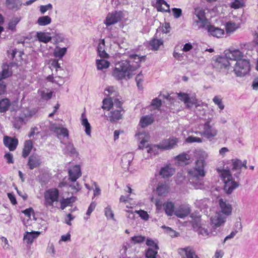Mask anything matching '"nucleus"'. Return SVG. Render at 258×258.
<instances>
[{"label":"nucleus","instance_id":"obj_1","mask_svg":"<svg viewBox=\"0 0 258 258\" xmlns=\"http://www.w3.org/2000/svg\"><path fill=\"white\" fill-rule=\"evenodd\" d=\"M130 58L134 60H122L116 63L112 72V76L117 80L130 79L135 75L140 67V62L143 57L137 54H131Z\"/></svg>","mask_w":258,"mask_h":258},{"label":"nucleus","instance_id":"obj_2","mask_svg":"<svg viewBox=\"0 0 258 258\" xmlns=\"http://www.w3.org/2000/svg\"><path fill=\"white\" fill-rule=\"evenodd\" d=\"M206 166V162L196 161L195 167L188 170L189 182L194 188H203L204 177L206 175L205 168Z\"/></svg>","mask_w":258,"mask_h":258},{"label":"nucleus","instance_id":"obj_3","mask_svg":"<svg viewBox=\"0 0 258 258\" xmlns=\"http://www.w3.org/2000/svg\"><path fill=\"white\" fill-rule=\"evenodd\" d=\"M178 139L175 138H169L164 140L159 145H152L146 146V149L148 153L155 155L158 153V150H170L176 147Z\"/></svg>","mask_w":258,"mask_h":258},{"label":"nucleus","instance_id":"obj_4","mask_svg":"<svg viewBox=\"0 0 258 258\" xmlns=\"http://www.w3.org/2000/svg\"><path fill=\"white\" fill-rule=\"evenodd\" d=\"M219 171L221 177L224 183V191L227 194H231L235 189L239 186V182L233 180L232 176L229 170L223 169Z\"/></svg>","mask_w":258,"mask_h":258},{"label":"nucleus","instance_id":"obj_5","mask_svg":"<svg viewBox=\"0 0 258 258\" xmlns=\"http://www.w3.org/2000/svg\"><path fill=\"white\" fill-rule=\"evenodd\" d=\"M59 196V190L56 188L46 190L44 194V206L46 208H53L54 203L58 201Z\"/></svg>","mask_w":258,"mask_h":258},{"label":"nucleus","instance_id":"obj_6","mask_svg":"<svg viewBox=\"0 0 258 258\" xmlns=\"http://www.w3.org/2000/svg\"><path fill=\"white\" fill-rule=\"evenodd\" d=\"M250 64L248 60L244 59L236 62L233 67V72L237 77H243L249 73Z\"/></svg>","mask_w":258,"mask_h":258},{"label":"nucleus","instance_id":"obj_7","mask_svg":"<svg viewBox=\"0 0 258 258\" xmlns=\"http://www.w3.org/2000/svg\"><path fill=\"white\" fill-rule=\"evenodd\" d=\"M218 133V130L214 126V123L213 122V118L208 117L205 119V123L203 124V135L208 139L213 138Z\"/></svg>","mask_w":258,"mask_h":258},{"label":"nucleus","instance_id":"obj_8","mask_svg":"<svg viewBox=\"0 0 258 258\" xmlns=\"http://www.w3.org/2000/svg\"><path fill=\"white\" fill-rule=\"evenodd\" d=\"M194 14L195 16L193 18V25L199 29L205 27L207 21L205 18L204 10L202 8H197L195 9Z\"/></svg>","mask_w":258,"mask_h":258},{"label":"nucleus","instance_id":"obj_9","mask_svg":"<svg viewBox=\"0 0 258 258\" xmlns=\"http://www.w3.org/2000/svg\"><path fill=\"white\" fill-rule=\"evenodd\" d=\"M145 116H143L138 126V131L136 134V137L138 142L139 148L143 149L145 144Z\"/></svg>","mask_w":258,"mask_h":258},{"label":"nucleus","instance_id":"obj_10","mask_svg":"<svg viewBox=\"0 0 258 258\" xmlns=\"http://www.w3.org/2000/svg\"><path fill=\"white\" fill-rule=\"evenodd\" d=\"M178 99L183 101L187 108H190L192 106L196 107L200 106L202 103L201 101L198 100L195 96L189 97L188 94L185 93L179 92L177 94Z\"/></svg>","mask_w":258,"mask_h":258},{"label":"nucleus","instance_id":"obj_11","mask_svg":"<svg viewBox=\"0 0 258 258\" xmlns=\"http://www.w3.org/2000/svg\"><path fill=\"white\" fill-rule=\"evenodd\" d=\"M146 245L148 248L146 249V258H154L157 255V250L159 249L157 240L146 239Z\"/></svg>","mask_w":258,"mask_h":258},{"label":"nucleus","instance_id":"obj_12","mask_svg":"<svg viewBox=\"0 0 258 258\" xmlns=\"http://www.w3.org/2000/svg\"><path fill=\"white\" fill-rule=\"evenodd\" d=\"M226 219L227 217L220 212H216L210 218V224L212 228L215 229L223 226L226 221Z\"/></svg>","mask_w":258,"mask_h":258},{"label":"nucleus","instance_id":"obj_13","mask_svg":"<svg viewBox=\"0 0 258 258\" xmlns=\"http://www.w3.org/2000/svg\"><path fill=\"white\" fill-rule=\"evenodd\" d=\"M225 56L231 60L238 61L243 60L244 53L238 49L230 48L225 51Z\"/></svg>","mask_w":258,"mask_h":258},{"label":"nucleus","instance_id":"obj_14","mask_svg":"<svg viewBox=\"0 0 258 258\" xmlns=\"http://www.w3.org/2000/svg\"><path fill=\"white\" fill-rule=\"evenodd\" d=\"M218 205L220 212L226 217L232 214V206L227 200L220 198L218 200Z\"/></svg>","mask_w":258,"mask_h":258},{"label":"nucleus","instance_id":"obj_15","mask_svg":"<svg viewBox=\"0 0 258 258\" xmlns=\"http://www.w3.org/2000/svg\"><path fill=\"white\" fill-rule=\"evenodd\" d=\"M121 19V16L120 12L115 11L114 12L109 13L107 14L104 23L108 27L117 23L119 22Z\"/></svg>","mask_w":258,"mask_h":258},{"label":"nucleus","instance_id":"obj_16","mask_svg":"<svg viewBox=\"0 0 258 258\" xmlns=\"http://www.w3.org/2000/svg\"><path fill=\"white\" fill-rule=\"evenodd\" d=\"M69 180L75 182L82 175L79 165H75L69 169Z\"/></svg>","mask_w":258,"mask_h":258},{"label":"nucleus","instance_id":"obj_17","mask_svg":"<svg viewBox=\"0 0 258 258\" xmlns=\"http://www.w3.org/2000/svg\"><path fill=\"white\" fill-rule=\"evenodd\" d=\"M123 112L120 110H117L113 108L108 114L105 115L106 119L110 122H115L122 118Z\"/></svg>","mask_w":258,"mask_h":258},{"label":"nucleus","instance_id":"obj_18","mask_svg":"<svg viewBox=\"0 0 258 258\" xmlns=\"http://www.w3.org/2000/svg\"><path fill=\"white\" fill-rule=\"evenodd\" d=\"M41 163L40 156L36 154H31L28 159L27 165L31 170L38 167Z\"/></svg>","mask_w":258,"mask_h":258},{"label":"nucleus","instance_id":"obj_19","mask_svg":"<svg viewBox=\"0 0 258 258\" xmlns=\"http://www.w3.org/2000/svg\"><path fill=\"white\" fill-rule=\"evenodd\" d=\"M18 142V140L16 138L8 136H5L4 138V145L8 147L11 151H13L16 149Z\"/></svg>","mask_w":258,"mask_h":258},{"label":"nucleus","instance_id":"obj_20","mask_svg":"<svg viewBox=\"0 0 258 258\" xmlns=\"http://www.w3.org/2000/svg\"><path fill=\"white\" fill-rule=\"evenodd\" d=\"M242 167V161L238 159H233L231 161V170L236 171V173H234V176L238 178L241 173V169Z\"/></svg>","mask_w":258,"mask_h":258},{"label":"nucleus","instance_id":"obj_21","mask_svg":"<svg viewBox=\"0 0 258 258\" xmlns=\"http://www.w3.org/2000/svg\"><path fill=\"white\" fill-rule=\"evenodd\" d=\"M175 173V169L170 164L166 165L161 168L159 174L163 178H168L172 176Z\"/></svg>","mask_w":258,"mask_h":258},{"label":"nucleus","instance_id":"obj_22","mask_svg":"<svg viewBox=\"0 0 258 258\" xmlns=\"http://www.w3.org/2000/svg\"><path fill=\"white\" fill-rule=\"evenodd\" d=\"M40 234V232L39 231H27L24 234L23 240L27 244H32Z\"/></svg>","mask_w":258,"mask_h":258},{"label":"nucleus","instance_id":"obj_23","mask_svg":"<svg viewBox=\"0 0 258 258\" xmlns=\"http://www.w3.org/2000/svg\"><path fill=\"white\" fill-rule=\"evenodd\" d=\"M207 30L211 35L217 38H220L224 34V29L216 27L214 26L208 25Z\"/></svg>","mask_w":258,"mask_h":258},{"label":"nucleus","instance_id":"obj_24","mask_svg":"<svg viewBox=\"0 0 258 258\" xmlns=\"http://www.w3.org/2000/svg\"><path fill=\"white\" fill-rule=\"evenodd\" d=\"M6 5L9 10L16 11L20 9L22 3L21 0H6Z\"/></svg>","mask_w":258,"mask_h":258},{"label":"nucleus","instance_id":"obj_25","mask_svg":"<svg viewBox=\"0 0 258 258\" xmlns=\"http://www.w3.org/2000/svg\"><path fill=\"white\" fill-rule=\"evenodd\" d=\"M190 213V209L185 206H180L174 212V214L178 218H184Z\"/></svg>","mask_w":258,"mask_h":258},{"label":"nucleus","instance_id":"obj_26","mask_svg":"<svg viewBox=\"0 0 258 258\" xmlns=\"http://www.w3.org/2000/svg\"><path fill=\"white\" fill-rule=\"evenodd\" d=\"M33 147V144L32 141L31 140H26L24 144L22 154V157L24 158L27 157L30 153Z\"/></svg>","mask_w":258,"mask_h":258},{"label":"nucleus","instance_id":"obj_27","mask_svg":"<svg viewBox=\"0 0 258 258\" xmlns=\"http://www.w3.org/2000/svg\"><path fill=\"white\" fill-rule=\"evenodd\" d=\"M11 102L8 98H0V113H6L10 109Z\"/></svg>","mask_w":258,"mask_h":258},{"label":"nucleus","instance_id":"obj_28","mask_svg":"<svg viewBox=\"0 0 258 258\" xmlns=\"http://www.w3.org/2000/svg\"><path fill=\"white\" fill-rule=\"evenodd\" d=\"M163 46V41L162 39L153 38L149 42V47L153 51H157L160 49V47Z\"/></svg>","mask_w":258,"mask_h":258},{"label":"nucleus","instance_id":"obj_29","mask_svg":"<svg viewBox=\"0 0 258 258\" xmlns=\"http://www.w3.org/2000/svg\"><path fill=\"white\" fill-rule=\"evenodd\" d=\"M156 7L158 11L169 12V5L164 0H157Z\"/></svg>","mask_w":258,"mask_h":258},{"label":"nucleus","instance_id":"obj_30","mask_svg":"<svg viewBox=\"0 0 258 258\" xmlns=\"http://www.w3.org/2000/svg\"><path fill=\"white\" fill-rule=\"evenodd\" d=\"M184 252V254L183 258H199L196 254L194 249L191 247H187L181 249Z\"/></svg>","mask_w":258,"mask_h":258},{"label":"nucleus","instance_id":"obj_31","mask_svg":"<svg viewBox=\"0 0 258 258\" xmlns=\"http://www.w3.org/2000/svg\"><path fill=\"white\" fill-rule=\"evenodd\" d=\"M239 27V24L231 21L228 22L225 24V29L227 34H231Z\"/></svg>","mask_w":258,"mask_h":258},{"label":"nucleus","instance_id":"obj_32","mask_svg":"<svg viewBox=\"0 0 258 258\" xmlns=\"http://www.w3.org/2000/svg\"><path fill=\"white\" fill-rule=\"evenodd\" d=\"M76 200V197H71L63 199L60 201V209L64 210L68 206H72L73 203Z\"/></svg>","mask_w":258,"mask_h":258},{"label":"nucleus","instance_id":"obj_33","mask_svg":"<svg viewBox=\"0 0 258 258\" xmlns=\"http://www.w3.org/2000/svg\"><path fill=\"white\" fill-rule=\"evenodd\" d=\"M210 203V201L208 199H204L197 201V204L201 210H203L204 213H207L208 210L210 209L209 205Z\"/></svg>","mask_w":258,"mask_h":258},{"label":"nucleus","instance_id":"obj_34","mask_svg":"<svg viewBox=\"0 0 258 258\" xmlns=\"http://www.w3.org/2000/svg\"><path fill=\"white\" fill-rule=\"evenodd\" d=\"M82 120H81V124L83 126L85 127V132L86 134L88 135H91V126L87 118L85 117V113H83L81 115Z\"/></svg>","mask_w":258,"mask_h":258},{"label":"nucleus","instance_id":"obj_35","mask_svg":"<svg viewBox=\"0 0 258 258\" xmlns=\"http://www.w3.org/2000/svg\"><path fill=\"white\" fill-rule=\"evenodd\" d=\"M105 41L104 39L101 40V42L99 43L97 50L99 55L102 58L108 57V54L106 52L105 49Z\"/></svg>","mask_w":258,"mask_h":258},{"label":"nucleus","instance_id":"obj_36","mask_svg":"<svg viewBox=\"0 0 258 258\" xmlns=\"http://www.w3.org/2000/svg\"><path fill=\"white\" fill-rule=\"evenodd\" d=\"M48 82L52 83H55L59 86L63 84L64 81L62 77L60 76H56L54 77L52 75H49L46 77Z\"/></svg>","mask_w":258,"mask_h":258},{"label":"nucleus","instance_id":"obj_37","mask_svg":"<svg viewBox=\"0 0 258 258\" xmlns=\"http://www.w3.org/2000/svg\"><path fill=\"white\" fill-rule=\"evenodd\" d=\"M190 158V156L184 153L179 154L175 157V159L179 162V164H188V160H189Z\"/></svg>","mask_w":258,"mask_h":258},{"label":"nucleus","instance_id":"obj_38","mask_svg":"<svg viewBox=\"0 0 258 258\" xmlns=\"http://www.w3.org/2000/svg\"><path fill=\"white\" fill-rule=\"evenodd\" d=\"M169 187L166 184H161L157 187L156 191L159 196H165L169 192Z\"/></svg>","mask_w":258,"mask_h":258},{"label":"nucleus","instance_id":"obj_39","mask_svg":"<svg viewBox=\"0 0 258 258\" xmlns=\"http://www.w3.org/2000/svg\"><path fill=\"white\" fill-rule=\"evenodd\" d=\"M102 108L104 110L109 111L113 108V101L111 98H105L102 101Z\"/></svg>","mask_w":258,"mask_h":258},{"label":"nucleus","instance_id":"obj_40","mask_svg":"<svg viewBox=\"0 0 258 258\" xmlns=\"http://www.w3.org/2000/svg\"><path fill=\"white\" fill-rule=\"evenodd\" d=\"M21 19L18 17H14L11 19L8 24L7 28L12 31H14L16 29V25L20 22Z\"/></svg>","mask_w":258,"mask_h":258},{"label":"nucleus","instance_id":"obj_41","mask_svg":"<svg viewBox=\"0 0 258 258\" xmlns=\"http://www.w3.org/2000/svg\"><path fill=\"white\" fill-rule=\"evenodd\" d=\"M37 37L39 41L44 43H47L51 40V37L44 32H38Z\"/></svg>","mask_w":258,"mask_h":258},{"label":"nucleus","instance_id":"obj_42","mask_svg":"<svg viewBox=\"0 0 258 258\" xmlns=\"http://www.w3.org/2000/svg\"><path fill=\"white\" fill-rule=\"evenodd\" d=\"M166 214L172 216L174 213V204L172 202H167L163 205Z\"/></svg>","mask_w":258,"mask_h":258},{"label":"nucleus","instance_id":"obj_43","mask_svg":"<svg viewBox=\"0 0 258 258\" xmlns=\"http://www.w3.org/2000/svg\"><path fill=\"white\" fill-rule=\"evenodd\" d=\"M208 157V154L204 151H199L196 153V162H206V160Z\"/></svg>","mask_w":258,"mask_h":258},{"label":"nucleus","instance_id":"obj_44","mask_svg":"<svg viewBox=\"0 0 258 258\" xmlns=\"http://www.w3.org/2000/svg\"><path fill=\"white\" fill-rule=\"evenodd\" d=\"M110 62L105 59H97L96 60V66L98 70H103L107 69L109 67Z\"/></svg>","mask_w":258,"mask_h":258},{"label":"nucleus","instance_id":"obj_45","mask_svg":"<svg viewBox=\"0 0 258 258\" xmlns=\"http://www.w3.org/2000/svg\"><path fill=\"white\" fill-rule=\"evenodd\" d=\"M12 74L11 71L9 70V67H5L1 72H0V81H3V79H5L10 77Z\"/></svg>","mask_w":258,"mask_h":258},{"label":"nucleus","instance_id":"obj_46","mask_svg":"<svg viewBox=\"0 0 258 258\" xmlns=\"http://www.w3.org/2000/svg\"><path fill=\"white\" fill-rule=\"evenodd\" d=\"M228 58L225 57H220L217 59V62L218 63V65L221 68H228L230 66V63L228 61Z\"/></svg>","mask_w":258,"mask_h":258},{"label":"nucleus","instance_id":"obj_47","mask_svg":"<svg viewBox=\"0 0 258 258\" xmlns=\"http://www.w3.org/2000/svg\"><path fill=\"white\" fill-rule=\"evenodd\" d=\"M51 19L48 16L40 17L38 18L37 23L40 26L47 25L51 23Z\"/></svg>","mask_w":258,"mask_h":258},{"label":"nucleus","instance_id":"obj_48","mask_svg":"<svg viewBox=\"0 0 258 258\" xmlns=\"http://www.w3.org/2000/svg\"><path fill=\"white\" fill-rule=\"evenodd\" d=\"M213 101L215 104L218 106L220 109V111L224 109L225 105L223 103L222 98L220 96H215L213 99Z\"/></svg>","mask_w":258,"mask_h":258},{"label":"nucleus","instance_id":"obj_49","mask_svg":"<svg viewBox=\"0 0 258 258\" xmlns=\"http://www.w3.org/2000/svg\"><path fill=\"white\" fill-rule=\"evenodd\" d=\"M136 81L138 88L143 90L144 89L143 83L144 81V77L141 73L136 76Z\"/></svg>","mask_w":258,"mask_h":258},{"label":"nucleus","instance_id":"obj_50","mask_svg":"<svg viewBox=\"0 0 258 258\" xmlns=\"http://www.w3.org/2000/svg\"><path fill=\"white\" fill-rule=\"evenodd\" d=\"M162 102L161 100L157 98L154 99L149 106L151 109H159L161 106Z\"/></svg>","mask_w":258,"mask_h":258},{"label":"nucleus","instance_id":"obj_51","mask_svg":"<svg viewBox=\"0 0 258 258\" xmlns=\"http://www.w3.org/2000/svg\"><path fill=\"white\" fill-rule=\"evenodd\" d=\"M67 48L65 47L60 48L57 50H55L54 52V55L56 57L61 58L66 53Z\"/></svg>","mask_w":258,"mask_h":258},{"label":"nucleus","instance_id":"obj_52","mask_svg":"<svg viewBox=\"0 0 258 258\" xmlns=\"http://www.w3.org/2000/svg\"><path fill=\"white\" fill-rule=\"evenodd\" d=\"M201 218L199 217H197L195 218L192 219L191 223L194 229L198 230L201 227Z\"/></svg>","mask_w":258,"mask_h":258},{"label":"nucleus","instance_id":"obj_53","mask_svg":"<svg viewBox=\"0 0 258 258\" xmlns=\"http://www.w3.org/2000/svg\"><path fill=\"white\" fill-rule=\"evenodd\" d=\"M105 215L107 219L115 220L114 217V214L110 206H108L105 209Z\"/></svg>","mask_w":258,"mask_h":258},{"label":"nucleus","instance_id":"obj_54","mask_svg":"<svg viewBox=\"0 0 258 258\" xmlns=\"http://www.w3.org/2000/svg\"><path fill=\"white\" fill-rule=\"evenodd\" d=\"M162 228L165 229V232L171 237H176L178 235V233L169 227L163 226Z\"/></svg>","mask_w":258,"mask_h":258},{"label":"nucleus","instance_id":"obj_55","mask_svg":"<svg viewBox=\"0 0 258 258\" xmlns=\"http://www.w3.org/2000/svg\"><path fill=\"white\" fill-rule=\"evenodd\" d=\"M145 237L141 235L135 236L132 237V241L134 244L140 243L145 240Z\"/></svg>","mask_w":258,"mask_h":258},{"label":"nucleus","instance_id":"obj_56","mask_svg":"<svg viewBox=\"0 0 258 258\" xmlns=\"http://www.w3.org/2000/svg\"><path fill=\"white\" fill-rule=\"evenodd\" d=\"M198 230L199 233L202 235L203 236H211L213 234L212 232H209L208 230L205 228L201 227Z\"/></svg>","mask_w":258,"mask_h":258},{"label":"nucleus","instance_id":"obj_57","mask_svg":"<svg viewBox=\"0 0 258 258\" xmlns=\"http://www.w3.org/2000/svg\"><path fill=\"white\" fill-rule=\"evenodd\" d=\"M7 87V84L5 82L0 81V96L6 93Z\"/></svg>","mask_w":258,"mask_h":258},{"label":"nucleus","instance_id":"obj_58","mask_svg":"<svg viewBox=\"0 0 258 258\" xmlns=\"http://www.w3.org/2000/svg\"><path fill=\"white\" fill-rule=\"evenodd\" d=\"M52 9V6L51 4L44 6H41L40 7V11L41 14H44L47 10H51Z\"/></svg>","mask_w":258,"mask_h":258},{"label":"nucleus","instance_id":"obj_59","mask_svg":"<svg viewBox=\"0 0 258 258\" xmlns=\"http://www.w3.org/2000/svg\"><path fill=\"white\" fill-rule=\"evenodd\" d=\"M122 102L118 99H115L113 102V106H115L116 108L115 109L120 110L121 111L124 112L123 109L122 107Z\"/></svg>","mask_w":258,"mask_h":258},{"label":"nucleus","instance_id":"obj_60","mask_svg":"<svg viewBox=\"0 0 258 258\" xmlns=\"http://www.w3.org/2000/svg\"><path fill=\"white\" fill-rule=\"evenodd\" d=\"M173 16L175 18H179L182 15V10L179 8H173L172 9Z\"/></svg>","mask_w":258,"mask_h":258},{"label":"nucleus","instance_id":"obj_61","mask_svg":"<svg viewBox=\"0 0 258 258\" xmlns=\"http://www.w3.org/2000/svg\"><path fill=\"white\" fill-rule=\"evenodd\" d=\"M186 141L188 143H194V142L201 143V142H202V140L201 138H200L198 137H188L186 139Z\"/></svg>","mask_w":258,"mask_h":258},{"label":"nucleus","instance_id":"obj_62","mask_svg":"<svg viewBox=\"0 0 258 258\" xmlns=\"http://www.w3.org/2000/svg\"><path fill=\"white\" fill-rule=\"evenodd\" d=\"M5 158L7 160V162L8 163H13V154L10 153H6L4 156Z\"/></svg>","mask_w":258,"mask_h":258},{"label":"nucleus","instance_id":"obj_63","mask_svg":"<svg viewBox=\"0 0 258 258\" xmlns=\"http://www.w3.org/2000/svg\"><path fill=\"white\" fill-rule=\"evenodd\" d=\"M8 198H9L11 203L13 205H16V204H17V202L16 197H15V195L13 194H12V193H8Z\"/></svg>","mask_w":258,"mask_h":258},{"label":"nucleus","instance_id":"obj_64","mask_svg":"<svg viewBox=\"0 0 258 258\" xmlns=\"http://www.w3.org/2000/svg\"><path fill=\"white\" fill-rule=\"evenodd\" d=\"M251 88L253 90H258V76L254 78L251 84Z\"/></svg>","mask_w":258,"mask_h":258}]
</instances>
